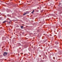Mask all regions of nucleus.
<instances>
[{"instance_id": "f257e3e1", "label": "nucleus", "mask_w": 62, "mask_h": 62, "mask_svg": "<svg viewBox=\"0 0 62 62\" xmlns=\"http://www.w3.org/2000/svg\"><path fill=\"white\" fill-rule=\"evenodd\" d=\"M3 55V56H6V55H7V53L6 52H4Z\"/></svg>"}, {"instance_id": "f03ea898", "label": "nucleus", "mask_w": 62, "mask_h": 62, "mask_svg": "<svg viewBox=\"0 0 62 62\" xmlns=\"http://www.w3.org/2000/svg\"><path fill=\"white\" fill-rule=\"evenodd\" d=\"M29 13V12L28 11H27L26 13H24L23 14V15H25L27 14H28Z\"/></svg>"}, {"instance_id": "7ed1b4c3", "label": "nucleus", "mask_w": 62, "mask_h": 62, "mask_svg": "<svg viewBox=\"0 0 62 62\" xmlns=\"http://www.w3.org/2000/svg\"><path fill=\"white\" fill-rule=\"evenodd\" d=\"M34 11H35V10H33L32 12H31V13H32V14H33V13L34 12Z\"/></svg>"}, {"instance_id": "20e7f679", "label": "nucleus", "mask_w": 62, "mask_h": 62, "mask_svg": "<svg viewBox=\"0 0 62 62\" xmlns=\"http://www.w3.org/2000/svg\"><path fill=\"white\" fill-rule=\"evenodd\" d=\"M55 43L56 44H58V42H55Z\"/></svg>"}, {"instance_id": "39448f33", "label": "nucleus", "mask_w": 62, "mask_h": 62, "mask_svg": "<svg viewBox=\"0 0 62 62\" xmlns=\"http://www.w3.org/2000/svg\"><path fill=\"white\" fill-rule=\"evenodd\" d=\"M6 22H7V21H4L3 22V23H6Z\"/></svg>"}, {"instance_id": "423d86ee", "label": "nucleus", "mask_w": 62, "mask_h": 62, "mask_svg": "<svg viewBox=\"0 0 62 62\" xmlns=\"http://www.w3.org/2000/svg\"><path fill=\"white\" fill-rule=\"evenodd\" d=\"M23 26H21V29H23Z\"/></svg>"}, {"instance_id": "0eeeda50", "label": "nucleus", "mask_w": 62, "mask_h": 62, "mask_svg": "<svg viewBox=\"0 0 62 62\" xmlns=\"http://www.w3.org/2000/svg\"><path fill=\"white\" fill-rule=\"evenodd\" d=\"M17 36H18V37H19V36H18V35H17Z\"/></svg>"}, {"instance_id": "6e6552de", "label": "nucleus", "mask_w": 62, "mask_h": 62, "mask_svg": "<svg viewBox=\"0 0 62 62\" xmlns=\"http://www.w3.org/2000/svg\"><path fill=\"white\" fill-rule=\"evenodd\" d=\"M43 58L44 59V58Z\"/></svg>"}]
</instances>
